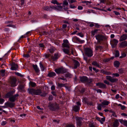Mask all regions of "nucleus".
<instances>
[{"label":"nucleus","mask_w":127,"mask_h":127,"mask_svg":"<svg viewBox=\"0 0 127 127\" xmlns=\"http://www.w3.org/2000/svg\"><path fill=\"white\" fill-rule=\"evenodd\" d=\"M127 38V34H123L121 35L119 39V41L121 42L124 41Z\"/></svg>","instance_id":"2eb2a0df"},{"label":"nucleus","mask_w":127,"mask_h":127,"mask_svg":"<svg viewBox=\"0 0 127 127\" xmlns=\"http://www.w3.org/2000/svg\"><path fill=\"white\" fill-rule=\"evenodd\" d=\"M39 45L40 47L43 48L45 47L43 43H40L39 44Z\"/></svg>","instance_id":"338daca9"},{"label":"nucleus","mask_w":127,"mask_h":127,"mask_svg":"<svg viewBox=\"0 0 127 127\" xmlns=\"http://www.w3.org/2000/svg\"><path fill=\"white\" fill-rule=\"evenodd\" d=\"M43 9L44 10H46L47 11H51V8L50 7V6H44L43 7Z\"/></svg>","instance_id":"72a5a7b5"},{"label":"nucleus","mask_w":127,"mask_h":127,"mask_svg":"<svg viewBox=\"0 0 127 127\" xmlns=\"http://www.w3.org/2000/svg\"><path fill=\"white\" fill-rule=\"evenodd\" d=\"M17 80L14 77H10L9 81L10 86L12 87H14L17 86L16 82Z\"/></svg>","instance_id":"20e7f679"},{"label":"nucleus","mask_w":127,"mask_h":127,"mask_svg":"<svg viewBox=\"0 0 127 127\" xmlns=\"http://www.w3.org/2000/svg\"><path fill=\"white\" fill-rule=\"evenodd\" d=\"M103 47L101 46H96L95 49L96 50H99V52H103Z\"/></svg>","instance_id":"4be33fe9"},{"label":"nucleus","mask_w":127,"mask_h":127,"mask_svg":"<svg viewBox=\"0 0 127 127\" xmlns=\"http://www.w3.org/2000/svg\"><path fill=\"white\" fill-rule=\"evenodd\" d=\"M119 52L118 50H116L115 51V57H118L119 56Z\"/></svg>","instance_id":"c03bdc74"},{"label":"nucleus","mask_w":127,"mask_h":127,"mask_svg":"<svg viewBox=\"0 0 127 127\" xmlns=\"http://www.w3.org/2000/svg\"><path fill=\"white\" fill-rule=\"evenodd\" d=\"M119 46L121 48H124L127 46V41H125L122 42L121 43Z\"/></svg>","instance_id":"aec40b11"},{"label":"nucleus","mask_w":127,"mask_h":127,"mask_svg":"<svg viewBox=\"0 0 127 127\" xmlns=\"http://www.w3.org/2000/svg\"><path fill=\"white\" fill-rule=\"evenodd\" d=\"M13 23V21H9L5 22V23L6 24H12Z\"/></svg>","instance_id":"13d9d810"},{"label":"nucleus","mask_w":127,"mask_h":127,"mask_svg":"<svg viewBox=\"0 0 127 127\" xmlns=\"http://www.w3.org/2000/svg\"><path fill=\"white\" fill-rule=\"evenodd\" d=\"M63 8V6H56V9H57L59 10H61Z\"/></svg>","instance_id":"3c124183"},{"label":"nucleus","mask_w":127,"mask_h":127,"mask_svg":"<svg viewBox=\"0 0 127 127\" xmlns=\"http://www.w3.org/2000/svg\"><path fill=\"white\" fill-rule=\"evenodd\" d=\"M92 64L93 65L96 66L99 68H101V67L100 66L99 63H98L96 61H95L93 62L92 63Z\"/></svg>","instance_id":"bb28decb"},{"label":"nucleus","mask_w":127,"mask_h":127,"mask_svg":"<svg viewBox=\"0 0 127 127\" xmlns=\"http://www.w3.org/2000/svg\"><path fill=\"white\" fill-rule=\"evenodd\" d=\"M117 105L118 106H120L121 107V108L122 110H125L126 108V107L124 106L123 105L121 104H117Z\"/></svg>","instance_id":"79ce46f5"},{"label":"nucleus","mask_w":127,"mask_h":127,"mask_svg":"<svg viewBox=\"0 0 127 127\" xmlns=\"http://www.w3.org/2000/svg\"><path fill=\"white\" fill-rule=\"evenodd\" d=\"M93 70L95 71L96 73H97L99 71V70L98 69H96L95 67H93Z\"/></svg>","instance_id":"69168bd1"},{"label":"nucleus","mask_w":127,"mask_h":127,"mask_svg":"<svg viewBox=\"0 0 127 127\" xmlns=\"http://www.w3.org/2000/svg\"><path fill=\"white\" fill-rule=\"evenodd\" d=\"M50 7L51 8V11L53 9H56V6L55 7L54 6L50 5Z\"/></svg>","instance_id":"bf43d9fd"},{"label":"nucleus","mask_w":127,"mask_h":127,"mask_svg":"<svg viewBox=\"0 0 127 127\" xmlns=\"http://www.w3.org/2000/svg\"><path fill=\"white\" fill-rule=\"evenodd\" d=\"M112 75L116 77H119V74L118 73H114L112 74Z\"/></svg>","instance_id":"774afa93"},{"label":"nucleus","mask_w":127,"mask_h":127,"mask_svg":"<svg viewBox=\"0 0 127 127\" xmlns=\"http://www.w3.org/2000/svg\"><path fill=\"white\" fill-rule=\"evenodd\" d=\"M119 121L122 124L127 127V121L124 120L122 119H119Z\"/></svg>","instance_id":"a878e982"},{"label":"nucleus","mask_w":127,"mask_h":127,"mask_svg":"<svg viewBox=\"0 0 127 127\" xmlns=\"http://www.w3.org/2000/svg\"><path fill=\"white\" fill-rule=\"evenodd\" d=\"M23 56L25 57L29 58L30 57V56L29 54H24L23 55Z\"/></svg>","instance_id":"0e129e2a"},{"label":"nucleus","mask_w":127,"mask_h":127,"mask_svg":"<svg viewBox=\"0 0 127 127\" xmlns=\"http://www.w3.org/2000/svg\"><path fill=\"white\" fill-rule=\"evenodd\" d=\"M64 86V84H61L60 83H58V86L59 87H62Z\"/></svg>","instance_id":"5fc2aeb1"},{"label":"nucleus","mask_w":127,"mask_h":127,"mask_svg":"<svg viewBox=\"0 0 127 127\" xmlns=\"http://www.w3.org/2000/svg\"><path fill=\"white\" fill-rule=\"evenodd\" d=\"M73 39L76 41V42H77V43H84L85 42L84 40H81V39H80L79 38L76 37H74Z\"/></svg>","instance_id":"b1692460"},{"label":"nucleus","mask_w":127,"mask_h":127,"mask_svg":"<svg viewBox=\"0 0 127 127\" xmlns=\"http://www.w3.org/2000/svg\"><path fill=\"white\" fill-rule=\"evenodd\" d=\"M9 100L11 102H14L16 100L12 96L10 97H9Z\"/></svg>","instance_id":"37998d69"},{"label":"nucleus","mask_w":127,"mask_h":127,"mask_svg":"<svg viewBox=\"0 0 127 127\" xmlns=\"http://www.w3.org/2000/svg\"><path fill=\"white\" fill-rule=\"evenodd\" d=\"M110 103V102L108 101L105 100L102 102L101 104L103 106V105H107Z\"/></svg>","instance_id":"c9c22d12"},{"label":"nucleus","mask_w":127,"mask_h":127,"mask_svg":"<svg viewBox=\"0 0 127 127\" xmlns=\"http://www.w3.org/2000/svg\"><path fill=\"white\" fill-rule=\"evenodd\" d=\"M28 93L30 94L33 95H40L41 96H44L46 95L47 94L44 93L41 94L42 93L41 89H39L35 90L33 88H29L28 90Z\"/></svg>","instance_id":"f257e3e1"},{"label":"nucleus","mask_w":127,"mask_h":127,"mask_svg":"<svg viewBox=\"0 0 127 127\" xmlns=\"http://www.w3.org/2000/svg\"><path fill=\"white\" fill-rule=\"evenodd\" d=\"M103 107V106L101 104H99L97 106V109L98 110H101V107Z\"/></svg>","instance_id":"49530a36"},{"label":"nucleus","mask_w":127,"mask_h":127,"mask_svg":"<svg viewBox=\"0 0 127 127\" xmlns=\"http://www.w3.org/2000/svg\"><path fill=\"white\" fill-rule=\"evenodd\" d=\"M99 29H95L94 30L92 31L91 32V36H92L93 37L95 34L97 33V32L99 31Z\"/></svg>","instance_id":"393cba45"},{"label":"nucleus","mask_w":127,"mask_h":127,"mask_svg":"<svg viewBox=\"0 0 127 127\" xmlns=\"http://www.w3.org/2000/svg\"><path fill=\"white\" fill-rule=\"evenodd\" d=\"M15 74H16L17 76H20L21 77H23V76L20 73H19L18 72H15Z\"/></svg>","instance_id":"052dcab7"},{"label":"nucleus","mask_w":127,"mask_h":127,"mask_svg":"<svg viewBox=\"0 0 127 127\" xmlns=\"http://www.w3.org/2000/svg\"><path fill=\"white\" fill-rule=\"evenodd\" d=\"M76 119L77 126L80 127L83 123L82 121L83 118L81 117L77 116L76 117Z\"/></svg>","instance_id":"423d86ee"},{"label":"nucleus","mask_w":127,"mask_h":127,"mask_svg":"<svg viewBox=\"0 0 127 127\" xmlns=\"http://www.w3.org/2000/svg\"><path fill=\"white\" fill-rule=\"evenodd\" d=\"M39 65L41 71H44V68L41 62L39 63Z\"/></svg>","instance_id":"a18cd8bd"},{"label":"nucleus","mask_w":127,"mask_h":127,"mask_svg":"<svg viewBox=\"0 0 127 127\" xmlns=\"http://www.w3.org/2000/svg\"><path fill=\"white\" fill-rule=\"evenodd\" d=\"M55 50L56 49L54 47L51 48L49 49L50 52L51 53H53Z\"/></svg>","instance_id":"a19ab883"},{"label":"nucleus","mask_w":127,"mask_h":127,"mask_svg":"<svg viewBox=\"0 0 127 127\" xmlns=\"http://www.w3.org/2000/svg\"><path fill=\"white\" fill-rule=\"evenodd\" d=\"M68 4V2L67 0H65L64 1L63 3V9L65 10H66L68 9L67 5Z\"/></svg>","instance_id":"6ab92c4d"},{"label":"nucleus","mask_w":127,"mask_h":127,"mask_svg":"<svg viewBox=\"0 0 127 127\" xmlns=\"http://www.w3.org/2000/svg\"><path fill=\"white\" fill-rule=\"evenodd\" d=\"M119 71L120 74H122L125 72V70L124 68H121L119 69Z\"/></svg>","instance_id":"4c0bfd02"},{"label":"nucleus","mask_w":127,"mask_h":127,"mask_svg":"<svg viewBox=\"0 0 127 127\" xmlns=\"http://www.w3.org/2000/svg\"><path fill=\"white\" fill-rule=\"evenodd\" d=\"M101 72L103 74H105L106 75H110L111 74V73L110 72L108 71H105L103 70H101Z\"/></svg>","instance_id":"c85d7f7f"},{"label":"nucleus","mask_w":127,"mask_h":127,"mask_svg":"<svg viewBox=\"0 0 127 127\" xmlns=\"http://www.w3.org/2000/svg\"><path fill=\"white\" fill-rule=\"evenodd\" d=\"M69 45V42L68 40L66 39L63 40V43L62 44V46L63 47H66L68 49H69L70 47Z\"/></svg>","instance_id":"6e6552de"},{"label":"nucleus","mask_w":127,"mask_h":127,"mask_svg":"<svg viewBox=\"0 0 127 127\" xmlns=\"http://www.w3.org/2000/svg\"><path fill=\"white\" fill-rule=\"evenodd\" d=\"M19 96V95L18 94H16L14 95H13L12 96H13V97H14V98L16 100V97L18 96Z\"/></svg>","instance_id":"6e6d98bb"},{"label":"nucleus","mask_w":127,"mask_h":127,"mask_svg":"<svg viewBox=\"0 0 127 127\" xmlns=\"http://www.w3.org/2000/svg\"><path fill=\"white\" fill-rule=\"evenodd\" d=\"M55 71L57 74H64L67 72V69L63 67H62L58 68L56 69H55Z\"/></svg>","instance_id":"39448f33"},{"label":"nucleus","mask_w":127,"mask_h":127,"mask_svg":"<svg viewBox=\"0 0 127 127\" xmlns=\"http://www.w3.org/2000/svg\"><path fill=\"white\" fill-rule=\"evenodd\" d=\"M73 39L76 41V42H77V43H84L85 42L84 40H81V39H80L79 38L76 37H74Z\"/></svg>","instance_id":"5701e85b"},{"label":"nucleus","mask_w":127,"mask_h":127,"mask_svg":"<svg viewBox=\"0 0 127 127\" xmlns=\"http://www.w3.org/2000/svg\"><path fill=\"white\" fill-rule=\"evenodd\" d=\"M30 85L32 87H33L36 86V84L34 82L30 81L29 83Z\"/></svg>","instance_id":"e433bc0d"},{"label":"nucleus","mask_w":127,"mask_h":127,"mask_svg":"<svg viewBox=\"0 0 127 127\" xmlns=\"http://www.w3.org/2000/svg\"><path fill=\"white\" fill-rule=\"evenodd\" d=\"M87 78L86 76H84L80 77V81L82 82L85 83L87 80Z\"/></svg>","instance_id":"f3484780"},{"label":"nucleus","mask_w":127,"mask_h":127,"mask_svg":"<svg viewBox=\"0 0 127 127\" xmlns=\"http://www.w3.org/2000/svg\"><path fill=\"white\" fill-rule=\"evenodd\" d=\"M110 112L112 113V115L113 116L116 117H117V116L116 115V113L114 111L112 110H110Z\"/></svg>","instance_id":"09e8293b"},{"label":"nucleus","mask_w":127,"mask_h":127,"mask_svg":"<svg viewBox=\"0 0 127 127\" xmlns=\"http://www.w3.org/2000/svg\"><path fill=\"white\" fill-rule=\"evenodd\" d=\"M51 2L54 4H56L57 5H59V3L56 0H52Z\"/></svg>","instance_id":"de8ad7c7"},{"label":"nucleus","mask_w":127,"mask_h":127,"mask_svg":"<svg viewBox=\"0 0 127 127\" xmlns=\"http://www.w3.org/2000/svg\"><path fill=\"white\" fill-rule=\"evenodd\" d=\"M68 1L69 3H72L76 1V0H68Z\"/></svg>","instance_id":"680f3d73"},{"label":"nucleus","mask_w":127,"mask_h":127,"mask_svg":"<svg viewBox=\"0 0 127 127\" xmlns=\"http://www.w3.org/2000/svg\"><path fill=\"white\" fill-rule=\"evenodd\" d=\"M74 68V69L77 68L80 65L79 63L76 60H73Z\"/></svg>","instance_id":"a211bd4d"},{"label":"nucleus","mask_w":127,"mask_h":127,"mask_svg":"<svg viewBox=\"0 0 127 127\" xmlns=\"http://www.w3.org/2000/svg\"><path fill=\"white\" fill-rule=\"evenodd\" d=\"M14 94V92L11 91L7 93L5 95V97L6 98H9L11 96H12Z\"/></svg>","instance_id":"dca6fc26"},{"label":"nucleus","mask_w":127,"mask_h":127,"mask_svg":"<svg viewBox=\"0 0 127 127\" xmlns=\"http://www.w3.org/2000/svg\"><path fill=\"white\" fill-rule=\"evenodd\" d=\"M118 41L115 39H114L111 41V44L112 48H114L116 47L118 43Z\"/></svg>","instance_id":"ddd939ff"},{"label":"nucleus","mask_w":127,"mask_h":127,"mask_svg":"<svg viewBox=\"0 0 127 127\" xmlns=\"http://www.w3.org/2000/svg\"><path fill=\"white\" fill-rule=\"evenodd\" d=\"M66 127H75V126L73 124H69L66 126Z\"/></svg>","instance_id":"864d4df0"},{"label":"nucleus","mask_w":127,"mask_h":127,"mask_svg":"<svg viewBox=\"0 0 127 127\" xmlns=\"http://www.w3.org/2000/svg\"><path fill=\"white\" fill-rule=\"evenodd\" d=\"M80 107L78 106L75 105L73 107V110L75 112H78L79 110Z\"/></svg>","instance_id":"7c9ffc66"},{"label":"nucleus","mask_w":127,"mask_h":127,"mask_svg":"<svg viewBox=\"0 0 127 127\" xmlns=\"http://www.w3.org/2000/svg\"><path fill=\"white\" fill-rule=\"evenodd\" d=\"M48 107L49 109L51 111H56L59 108V105L56 102L54 103L49 102Z\"/></svg>","instance_id":"f03ea898"},{"label":"nucleus","mask_w":127,"mask_h":127,"mask_svg":"<svg viewBox=\"0 0 127 127\" xmlns=\"http://www.w3.org/2000/svg\"><path fill=\"white\" fill-rule=\"evenodd\" d=\"M53 97L52 95H50L48 97V100L49 101L52 100L53 99Z\"/></svg>","instance_id":"4d7b16f0"},{"label":"nucleus","mask_w":127,"mask_h":127,"mask_svg":"<svg viewBox=\"0 0 127 127\" xmlns=\"http://www.w3.org/2000/svg\"><path fill=\"white\" fill-rule=\"evenodd\" d=\"M96 119L97 120L99 121L101 124H103V122L101 121V120H100V118H99L98 117H96Z\"/></svg>","instance_id":"8fccbe9b"},{"label":"nucleus","mask_w":127,"mask_h":127,"mask_svg":"<svg viewBox=\"0 0 127 127\" xmlns=\"http://www.w3.org/2000/svg\"><path fill=\"white\" fill-rule=\"evenodd\" d=\"M69 49H68V48H67V49L65 48H64L63 49V50L65 54L70 55V54H69Z\"/></svg>","instance_id":"f704fd0d"},{"label":"nucleus","mask_w":127,"mask_h":127,"mask_svg":"<svg viewBox=\"0 0 127 127\" xmlns=\"http://www.w3.org/2000/svg\"><path fill=\"white\" fill-rule=\"evenodd\" d=\"M119 123L118 120L116 119L113 123V126L114 127H117L119 126Z\"/></svg>","instance_id":"cd10ccee"},{"label":"nucleus","mask_w":127,"mask_h":127,"mask_svg":"<svg viewBox=\"0 0 127 127\" xmlns=\"http://www.w3.org/2000/svg\"><path fill=\"white\" fill-rule=\"evenodd\" d=\"M60 56V54L58 53H55L54 56H52L51 58L53 61H55L58 59Z\"/></svg>","instance_id":"f8f14e48"},{"label":"nucleus","mask_w":127,"mask_h":127,"mask_svg":"<svg viewBox=\"0 0 127 127\" xmlns=\"http://www.w3.org/2000/svg\"><path fill=\"white\" fill-rule=\"evenodd\" d=\"M72 75L70 73L68 72L65 74V76L66 77H68L69 78H72Z\"/></svg>","instance_id":"2f4dec72"},{"label":"nucleus","mask_w":127,"mask_h":127,"mask_svg":"<svg viewBox=\"0 0 127 127\" xmlns=\"http://www.w3.org/2000/svg\"><path fill=\"white\" fill-rule=\"evenodd\" d=\"M56 75L55 72H50L48 74V76L50 77H52L56 76Z\"/></svg>","instance_id":"c756f323"},{"label":"nucleus","mask_w":127,"mask_h":127,"mask_svg":"<svg viewBox=\"0 0 127 127\" xmlns=\"http://www.w3.org/2000/svg\"><path fill=\"white\" fill-rule=\"evenodd\" d=\"M85 54L89 57H91L93 56V51L91 49L89 48H85L84 50Z\"/></svg>","instance_id":"0eeeda50"},{"label":"nucleus","mask_w":127,"mask_h":127,"mask_svg":"<svg viewBox=\"0 0 127 127\" xmlns=\"http://www.w3.org/2000/svg\"><path fill=\"white\" fill-rule=\"evenodd\" d=\"M15 105V103L13 102H7L5 103V105L6 107H9L11 108L14 107Z\"/></svg>","instance_id":"9d476101"},{"label":"nucleus","mask_w":127,"mask_h":127,"mask_svg":"<svg viewBox=\"0 0 127 127\" xmlns=\"http://www.w3.org/2000/svg\"><path fill=\"white\" fill-rule=\"evenodd\" d=\"M96 85L97 86L99 87L100 88H106V85L103 83L98 82L96 83Z\"/></svg>","instance_id":"4468645a"},{"label":"nucleus","mask_w":127,"mask_h":127,"mask_svg":"<svg viewBox=\"0 0 127 127\" xmlns=\"http://www.w3.org/2000/svg\"><path fill=\"white\" fill-rule=\"evenodd\" d=\"M114 66L116 67H119L120 65L119 62L117 61H116L114 62Z\"/></svg>","instance_id":"473e14b6"},{"label":"nucleus","mask_w":127,"mask_h":127,"mask_svg":"<svg viewBox=\"0 0 127 127\" xmlns=\"http://www.w3.org/2000/svg\"><path fill=\"white\" fill-rule=\"evenodd\" d=\"M24 86L23 84H21L18 86V89L19 90H23V89H24Z\"/></svg>","instance_id":"58836bf2"},{"label":"nucleus","mask_w":127,"mask_h":127,"mask_svg":"<svg viewBox=\"0 0 127 127\" xmlns=\"http://www.w3.org/2000/svg\"><path fill=\"white\" fill-rule=\"evenodd\" d=\"M48 34V32H47L44 31L40 32V34L41 35H47Z\"/></svg>","instance_id":"ea45409f"},{"label":"nucleus","mask_w":127,"mask_h":127,"mask_svg":"<svg viewBox=\"0 0 127 127\" xmlns=\"http://www.w3.org/2000/svg\"><path fill=\"white\" fill-rule=\"evenodd\" d=\"M11 67L10 69L12 70H18V66L14 63L13 62L11 64Z\"/></svg>","instance_id":"1a4fd4ad"},{"label":"nucleus","mask_w":127,"mask_h":127,"mask_svg":"<svg viewBox=\"0 0 127 127\" xmlns=\"http://www.w3.org/2000/svg\"><path fill=\"white\" fill-rule=\"evenodd\" d=\"M32 67L35 72L37 73L39 72L40 70L36 64H33Z\"/></svg>","instance_id":"412c9836"},{"label":"nucleus","mask_w":127,"mask_h":127,"mask_svg":"<svg viewBox=\"0 0 127 127\" xmlns=\"http://www.w3.org/2000/svg\"><path fill=\"white\" fill-rule=\"evenodd\" d=\"M92 82V79H89L87 78V81L86 82L88 83H90Z\"/></svg>","instance_id":"603ef678"},{"label":"nucleus","mask_w":127,"mask_h":127,"mask_svg":"<svg viewBox=\"0 0 127 127\" xmlns=\"http://www.w3.org/2000/svg\"><path fill=\"white\" fill-rule=\"evenodd\" d=\"M106 36L98 34L95 36L96 39L97 40V43L101 44L100 42L106 39Z\"/></svg>","instance_id":"7ed1b4c3"},{"label":"nucleus","mask_w":127,"mask_h":127,"mask_svg":"<svg viewBox=\"0 0 127 127\" xmlns=\"http://www.w3.org/2000/svg\"><path fill=\"white\" fill-rule=\"evenodd\" d=\"M82 2L83 3H86L87 4L88 3H91V1H82Z\"/></svg>","instance_id":"e2e57ef3"},{"label":"nucleus","mask_w":127,"mask_h":127,"mask_svg":"<svg viewBox=\"0 0 127 127\" xmlns=\"http://www.w3.org/2000/svg\"><path fill=\"white\" fill-rule=\"evenodd\" d=\"M106 79L109 80L110 82L112 83L116 82L118 80V79L115 78H112L110 76H107L106 77Z\"/></svg>","instance_id":"9b49d317"}]
</instances>
